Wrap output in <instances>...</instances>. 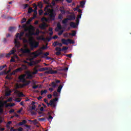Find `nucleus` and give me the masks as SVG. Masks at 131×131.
<instances>
[{
  "mask_svg": "<svg viewBox=\"0 0 131 131\" xmlns=\"http://www.w3.org/2000/svg\"><path fill=\"white\" fill-rule=\"evenodd\" d=\"M6 67H7V65H4V66H0V71H1V70H3V69H4V68H6Z\"/></svg>",
  "mask_w": 131,
  "mask_h": 131,
  "instance_id": "nucleus-39",
  "label": "nucleus"
},
{
  "mask_svg": "<svg viewBox=\"0 0 131 131\" xmlns=\"http://www.w3.org/2000/svg\"><path fill=\"white\" fill-rule=\"evenodd\" d=\"M2 107H3V106L0 105V114H2L4 112V110H3Z\"/></svg>",
  "mask_w": 131,
  "mask_h": 131,
  "instance_id": "nucleus-47",
  "label": "nucleus"
},
{
  "mask_svg": "<svg viewBox=\"0 0 131 131\" xmlns=\"http://www.w3.org/2000/svg\"><path fill=\"white\" fill-rule=\"evenodd\" d=\"M11 54L10 53H7L6 54H5V57H6V58H10V57H11Z\"/></svg>",
  "mask_w": 131,
  "mask_h": 131,
  "instance_id": "nucleus-45",
  "label": "nucleus"
},
{
  "mask_svg": "<svg viewBox=\"0 0 131 131\" xmlns=\"http://www.w3.org/2000/svg\"><path fill=\"white\" fill-rule=\"evenodd\" d=\"M39 28L40 29H42L43 30H45L47 27H48V26L47 25V24H43L39 26Z\"/></svg>",
  "mask_w": 131,
  "mask_h": 131,
  "instance_id": "nucleus-11",
  "label": "nucleus"
},
{
  "mask_svg": "<svg viewBox=\"0 0 131 131\" xmlns=\"http://www.w3.org/2000/svg\"><path fill=\"white\" fill-rule=\"evenodd\" d=\"M49 55H50V53L49 52H46L45 53L43 54V58H46V57H48V56H49Z\"/></svg>",
  "mask_w": 131,
  "mask_h": 131,
  "instance_id": "nucleus-37",
  "label": "nucleus"
},
{
  "mask_svg": "<svg viewBox=\"0 0 131 131\" xmlns=\"http://www.w3.org/2000/svg\"><path fill=\"white\" fill-rule=\"evenodd\" d=\"M10 130L11 131H17V129H15V128H14L13 127H12Z\"/></svg>",
  "mask_w": 131,
  "mask_h": 131,
  "instance_id": "nucleus-64",
  "label": "nucleus"
},
{
  "mask_svg": "<svg viewBox=\"0 0 131 131\" xmlns=\"http://www.w3.org/2000/svg\"><path fill=\"white\" fill-rule=\"evenodd\" d=\"M52 86V88H53V89H55V88H57V86H58V84H56V83L55 82H52L51 83V85H50Z\"/></svg>",
  "mask_w": 131,
  "mask_h": 131,
  "instance_id": "nucleus-18",
  "label": "nucleus"
},
{
  "mask_svg": "<svg viewBox=\"0 0 131 131\" xmlns=\"http://www.w3.org/2000/svg\"><path fill=\"white\" fill-rule=\"evenodd\" d=\"M68 70V68H66L64 69H60L58 71H60V72H62V71H67Z\"/></svg>",
  "mask_w": 131,
  "mask_h": 131,
  "instance_id": "nucleus-32",
  "label": "nucleus"
},
{
  "mask_svg": "<svg viewBox=\"0 0 131 131\" xmlns=\"http://www.w3.org/2000/svg\"><path fill=\"white\" fill-rule=\"evenodd\" d=\"M68 41L69 43H74V41L71 40V39H68Z\"/></svg>",
  "mask_w": 131,
  "mask_h": 131,
  "instance_id": "nucleus-36",
  "label": "nucleus"
},
{
  "mask_svg": "<svg viewBox=\"0 0 131 131\" xmlns=\"http://www.w3.org/2000/svg\"><path fill=\"white\" fill-rule=\"evenodd\" d=\"M53 46H54V47H57V46H59V47H63V44H62V43H60L58 41H55L53 43Z\"/></svg>",
  "mask_w": 131,
  "mask_h": 131,
  "instance_id": "nucleus-10",
  "label": "nucleus"
},
{
  "mask_svg": "<svg viewBox=\"0 0 131 131\" xmlns=\"http://www.w3.org/2000/svg\"><path fill=\"white\" fill-rule=\"evenodd\" d=\"M69 35H72V36H75V35H76V31H72V33H70Z\"/></svg>",
  "mask_w": 131,
  "mask_h": 131,
  "instance_id": "nucleus-24",
  "label": "nucleus"
},
{
  "mask_svg": "<svg viewBox=\"0 0 131 131\" xmlns=\"http://www.w3.org/2000/svg\"><path fill=\"white\" fill-rule=\"evenodd\" d=\"M38 39H41V40H46V38L41 37H39Z\"/></svg>",
  "mask_w": 131,
  "mask_h": 131,
  "instance_id": "nucleus-58",
  "label": "nucleus"
},
{
  "mask_svg": "<svg viewBox=\"0 0 131 131\" xmlns=\"http://www.w3.org/2000/svg\"><path fill=\"white\" fill-rule=\"evenodd\" d=\"M55 51H57V52H61L62 49L60 47H56L55 49Z\"/></svg>",
  "mask_w": 131,
  "mask_h": 131,
  "instance_id": "nucleus-38",
  "label": "nucleus"
},
{
  "mask_svg": "<svg viewBox=\"0 0 131 131\" xmlns=\"http://www.w3.org/2000/svg\"><path fill=\"white\" fill-rule=\"evenodd\" d=\"M70 26L72 27V28H75L76 27V26L75 25V23H74L73 21H71L70 24Z\"/></svg>",
  "mask_w": 131,
  "mask_h": 131,
  "instance_id": "nucleus-21",
  "label": "nucleus"
},
{
  "mask_svg": "<svg viewBox=\"0 0 131 131\" xmlns=\"http://www.w3.org/2000/svg\"><path fill=\"white\" fill-rule=\"evenodd\" d=\"M42 13H43V11H42V10L39 11V15L40 16L42 15Z\"/></svg>",
  "mask_w": 131,
  "mask_h": 131,
  "instance_id": "nucleus-62",
  "label": "nucleus"
},
{
  "mask_svg": "<svg viewBox=\"0 0 131 131\" xmlns=\"http://www.w3.org/2000/svg\"><path fill=\"white\" fill-rule=\"evenodd\" d=\"M26 18H25V17L23 18V19L21 20V23H24L25 22H26Z\"/></svg>",
  "mask_w": 131,
  "mask_h": 131,
  "instance_id": "nucleus-60",
  "label": "nucleus"
},
{
  "mask_svg": "<svg viewBox=\"0 0 131 131\" xmlns=\"http://www.w3.org/2000/svg\"><path fill=\"white\" fill-rule=\"evenodd\" d=\"M47 70H49V68L45 67V68H42L39 69L38 70V71L42 72L43 71H47Z\"/></svg>",
  "mask_w": 131,
  "mask_h": 131,
  "instance_id": "nucleus-15",
  "label": "nucleus"
},
{
  "mask_svg": "<svg viewBox=\"0 0 131 131\" xmlns=\"http://www.w3.org/2000/svg\"><path fill=\"white\" fill-rule=\"evenodd\" d=\"M58 19L59 20H62L63 19V15H62V14H59L58 15Z\"/></svg>",
  "mask_w": 131,
  "mask_h": 131,
  "instance_id": "nucleus-35",
  "label": "nucleus"
},
{
  "mask_svg": "<svg viewBox=\"0 0 131 131\" xmlns=\"http://www.w3.org/2000/svg\"><path fill=\"white\" fill-rule=\"evenodd\" d=\"M37 72H38V70L36 69V68H34V71L32 72V74H37Z\"/></svg>",
  "mask_w": 131,
  "mask_h": 131,
  "instance_id": "nucleus-26",
  "label": "nucleus"
},
{
  "mask_svg": "<svg viewBox=\"0 0 131 131\" xmlns=\"http://www.w3.org/2000/svg\"><path fill=\"white\" fill-rule=\"evenodd\" d=\"M26 76V74L21 75L18 77V79H19V80H22V79H24V78H25Z\"/></svg>",
  "mask_w": 131,
  "mask_h": 131,
  "instance_id": "nucleus-19",
  "label": "nucleus"
},
{
  "mask_svg": "<svg viewBox=\"0 0 131 131\" xmlns=\"http://www.w3.org/2000/svg\"><path fill=\"white\" fill-rule=\"evenodd\" d=\"M17 130H18V131H23V128L20 127L19 128L17 129Z\"/></svg>",
  "mask_w": 131,
  "mask_h": 131,
  "instance_id": "nucleus-63",
  "label": "nucleus"
},
{
  "mask_svg": "<svg viewBox=\"0 0 131 131\" xmlns=\"http://www.w3.org/2000/svg\"><path fill=\"white\" fill-rule=\"evenodd\" d=\"M50 6L47 5L44 9L45 13H44L45 16H49L50 18H53L56 17V13L54 11V9H51L49 8Z\"/></svg>",
  "mask_w": 131,
  "mask_h": 131,
  "instance_id": "nucleus-2",
  "label": "nucleus"
},
{
  "mask_svg": "<svg viewBox=\"0 0 131 131\" xmlns=\"http://www.w3.org/2000/svg\"><path fill=\"white\" fill-rule=\"evenodd\" d=\"M59 11H60L61 14H62V15H65V14H66V11H65V9H64V7H60Z\"/></svg>",
  "mask_w": 131,
  "mask_h": 131,
  "instance_id": "nucleus-12",
  "label": "nucleus"
},
{
  "mask_svg": "<svg viewBox=\"0 0 131 131\" xmlns=\"http://www.w3.org/2000/svg\"><path fill=\"white\" fill-rule=\"evenodd\" d=\"M32 12H33V9L31 7L29 8L28 10V14H31Z\"/></svg>",
  "mask_w": 131,
  "mask_h": 131,
  "instance_id": "nucleus-27",
  "label": "nucleus"
},
{
  "mask_svg": "<svg viewBox=\"0 0 131 131\" xmlns=\"http://www.w3.org/2000/svg\"><path fill=\"white\" fill-rule=\"evenodd\" d=\"M47 93H48V91L47 90H45L44 91L42 90L40 92L41 96H42L43 94H47Z\"/></svg>",
  "mask_w": 131,
  "mask_h": 131,
  "instance_id": "nucleus-31",
  "label": "nucleus"
},
{
  "mask_svg": "<svg viewBox=\"0 0 131 131\" xmlns=\"http://www.w3.org/2000/svg\"><path fill=\"white\" fill-rule=\"evenodd\" d=\"M62 88H63V85H62L61 84L59 85V86H58V88L57 89L58 93H61V91Z\"/></svg>",
  "mask_w": 131,
  "mask_h": 131,
  "instance_id": "nucleus-22",
  "label": "nucleus"
},
{
  "mask_svg": "<svg viewBox=\"0 0 131 131\" xmlns=\"http://www.w3.org/2000/svg\"><path fill=\"white\" fill-rule=\"evenodd\" d=\"M24 35V32H21L20 34H19V33L16 34V38L14 39V43L16 48H19L20 47V42L18 41V38H19V39H22V36Z\"/></svg>",
  "mask_w": 131,
  "mask_h": 131,
  "instance_id": "nucleus-3",
  "label": "nucleus"
},
{
  "mask_svg": "<svg viewBox=\"0 0 131 131\" xmlns=\"http://www.w3.org/2000/svg\"><path fill=\"white\" fill-rule=\"evenodd\" d=\"M63 32H64V30H61L58 33V35H62L63 34Z\"/></svg>",
  "mask_w": 131,
  "mask_h": 131,
  "instance_id": "nucleus-54",
  "label": "nucleus"
},
{
  "mask_svg": "<svg viewBox=\"0 0 131 131\" xmlns=\"http://www.w3.org/2000/svg\"><path fill=\"white\" fill-rule=\"evenodd\" d=\"M55 54L57 56H60V55H61V51H57V52H56Z\"/></svg>",
  "mask_w": 131,
  "mask_h": 131,
  "instance_id": "nucleus-55",
  "label": "nucleus"
},
{
  "mask_svg": "<svg viewBox=\"0 0 131 131\" xmlns=\"http://www.w3.org/2000/svg\"><path fill=\"white\" fill-rule=\"evenodd\" d=\"M85 5V1H81L80 3V6L81 7V8H83Z\"/></svg>",
  "mask_w": 131,
  "mask_h": 131,
  "instance_id": "nucleus-23",
  "label": "nucleus"
},
{
  "mask_svg": "<svg viewBox=\"0 0 131 131\" xmlns=\"http://www.w3.org/2000/svg\"><path fill=\"white\" fill-rule=\"evenodd\" d=\"M12 75H11V73L9 74L6 76L5 78L6 79H9V80H12V79H13V77H12Z\"/></svg>",
  "mask_w": 131,
  "mask_h": 131,
  "instance_id": "nucleus-14",
  "label": "nucleus"
},
{
  "mask_svg": "<svg viewBox=\"0 0 131 131\" xmlns=\"http://www.w3.org/2000/svg\"><path fill=\"white\" fill-rule=\"evenodd\" d=\"M15 106V103H11V104H8V105H6V107H13Z\"/></svg>",
  "mask_w": 131,
  "mask_h": 131,
  "instance_id": "nucleus-46",
  "label": "nucleus"
},
{
  "mask_svg": "<svg viewBox=\"0 0 131 131\" xmlns=\"http://www.w3.org/2000/svg\"><path fill=\"white\" fill-rule=\"evenodd\" d=\"M61 42H62L63 45H66V46L69 45L68 39H62Z\"/></svg>",
  "mask_w": 131,
  "mask_h": 131,
  "instance_id": "nucleus-13",
  "label": "nucleus"
},
{
  "mask_svg": "<svg viewBox=\"0 0 131 131\" xmlns=\"http://www.w3.org/2000/svg\"><path fill=\"white\" fill-rule=\"evenodd\" d=\"M68 50V47H63L61 51H67Z\"/></svg>",
  "mask_w": 131,
  "mask_h": 131,
  "instance_id": "nucleus-48",
  "label": "nucleus"
},
{
  "mask_svg": "<svg viewBox=\"0 0 131 131\" xmlns=\"http://www.w3.org/2000/svg\"><path fill=\"white\" fill-rule=\"evenodd\" d=\"M14 27H10L9 28V31H13V30H14Z\"/></svg>",
  "mask_w": 131,
  "mask_h": 131,
  "instance_id": "nucleus-59",
  "label": "nucleus"
},
{
  "mask_svg": "<svg viewBox=\"0 0 131 131\" xmlns=\"http://www.w3.org/2000/svg\"><path fill=\"white\" fill-rule=\"evenodd\" d=\"M8 103V100L5 101L1 103V106L2 107H4L5 106V105H6V104Z\"/></svg>",
  "mask_w": 131,
  "mask_h": 131,
  "instance_id": "nucleus-29",
  "label": "nucleus"
},
{
  "mask_svg": "<svg viewBox=\"0 0 131 131\" xmlns=\"http://www.w3.org/2000/svg\"><path fill=\"white\" fill-rule=\"evenodd\" d=\"M66 57H68V58H71V57H72V54H67Z\"/></svg>",
  "mask_w": 131,
  "mask_h": 131,
  "instance_id": "nucleus-61",
  "label": "nucleus"
},
{
  "mask_svg": "<svg viewBox=\"0 0 131 131\" xmlns=\"http://www.w3.org/2000/svg\"><path fill=\"white\" fill-rule=\"evenodd\" d=\"M22 110H23V107H21L18 111H17V113L18 114H20L21 113V112H22Z\"/></svg>",
  "mask_w": 131,
  "mask_h": 131,
  "instance_id": "nucleus-49",
  "label": "nucleus"
},
{
  "mask_svg": "<svg viewBox=\"0 0 131 131\" xmlns=\"http://www.w3.org/2000/svg\"><path fill=\"white\" fill-rule=\"evenodd\" d=\"M20 51L23 53V54H29V53H30V50L28 49H24L23 48H21Z\"/></svg>",
  "mask_w": 131,
  "mask_h": 131,
  "instance_id": "nucleus-8",
  "label": "nucleus"
},
{
  "mask_svg": "<svg viewBox=\"0 0 131 131\" xmlns=\"http://www.w3.org/2000/svg\"><path fill=\"white\" fill-rule=\"evenodd\" d=\"M26 123H27V121L24 120L23 121L20 122L18 123V125H23L24 124H26Z\"/></svg>",
  "mask_w": 131,
  "mask_h": 131,
  "instance_id": "nucleus-20",
  "label": "nucleus"
},
{
  "mask_svg": "<svg viewBox=\"0 0 131 131\" xmlns=\"http://www.w3.org/2000/svg\"><path fill=\"white\" fill-rule=\"evenodd\" d=\"M57 73H58V74L63 75V73L61 72V71H59V70H58V71H55V70H51L50 71V74H57Z\"/></svg>",
  "mask_w": 131,
  "mask_h": 131,
  "instance_id": "nucleus-7",
  "label": "nucleus"
},
{
  "mask_svg": "<svg viewBox=\"0 0 131 131\" xmlns=\"http://www.w3.org/2000/svg\"><path fill=\"white\" fill-rule=\"evenodd\" d=\"M53 96H54V97H59V94H58V93L56 91H55L53 93Z\"/></svg>",
  "mask_w": 131,
  "mask_h": 131,
  "instance_id": "nucleus-34",
  "label": "nucleus"
},
{
  "mask_svg": "<svg viewBox=\"0 0 131 131\" xmlns=\"http://www.w3.org/2000/svg\"><path fill=\"white\" fill-rule=\"evenodd\" d=\"M23 42L26 43L29 42L30 48L32 51L34 49H36V48H37L39 45V43L36 41L33 40V38H32V37L29 38L28 40L25 38L23 39Z\"/></svg>",
  "mask_w": 131,
  "mask_h": 131,
  "instance_id": "nucleus-1",
  "label": "nucleus"
},
{
  "mask_svg": "<svg viewBox=\"0 0 131 131\" xmlns=\"http://www.w3.org/2000/svg\"><path fill=\"white\" fill-rule=\"evenodd\" d=\"M68 18H65L62 20V24H67V22H68Z\"/></svg>",
  "mask_w": 131,
  "mask_h": 131,
  "instance_id": "nucleus-28",
  "label": "nucleus"
},
{
  "mask_svg": "<svg viewBox=\"0 0 131 131\" xmlns=\"http://www.w3.org/2000/svg\"><path fill=\"white\" fill-rule=\"evenodd\" d=\"M19 97H25V95L23 94V93L20 92L19 93Z\"/></svg>",
  "mask_w": 131,
  "mask_h": 131,
  "instance_id": "nucleus-56",
  "label": "nucleus"
},
{
  "mask_svg": "<svg viewBox=\"0 0 131 131\" xmlns=\"http://www.w3.org/2000/svg\"><path fill=\"white\" fill-rule=\"evenodd\" d=\"M29 66H33V61L28 62V63Z\"/></svg>",
  "mask_w": 131,
  "mask_h": 131,
  "instance_id": "nucleus-53",
  "label": "nucleus"
},
{
  "mask_svg": "<svg viewBox=\"0 0 131 131\" xmlns=\"http://www.w3.org/2000/svg\"><path fill=\"white\" fill-rule=\"evenodd\" d=\"M33 8H34V10H33V12H37V6L35 3L33 4Z\"/></svg>",
  "mask_w": 131,
  "mask_h": 131,
  "instance_id": "nucleus-16",
  "label": "nucleus"
},
{
  "mask_svg": "<svg viewBox=\"0 0 131 131\" xmlns=\"http://www.w3.org/2000/svg\"><path fill=\"white\" fill-rule=\"evenodd\" d=\"M32 115H36L37 113L34 111H30Z\"/></svg>",
  "mask_w": 131,
  "mask_h": 131,
  "instance_id": "nucleus-51",
  "label": "nucleus"
},
{
  "mask_svg": "<svg viewBox=\"0 0 131 131\" xmlns=\"http://www.w3.org/2000/svg\"><path fill=\"white\" fill-rule=\"evenodd\" d=\"M32 55H33L34 58H37V57H38V56H40V55H42V51L34 52L32 53Z\"/></svg>",
  "mask_w": 131,
  "mask_h": 131,
  "instance_id": "nucleus-5",
  "label": "nucleus"
},
{
  "mask_svg": "<svg viewBox=\"0 0 131 131\" xmlns=\"http://www.w3.org/2000/svg\"><path fill=\"white\" fill-rule=\"evenodd\" d=\"M32 20H33L32 18H30L28 20V21H27V24H29L30 23V22H31V21H32Z\"/></svg>",
  "mask_w": 131,
  "mask_h": 131,
  "instance_id": "nucleus-50",
  "label": "nucleus"
},
{
  "mask_svg": "<svg viewBox=\"0 0 131 131\" xmlns=\"http://www.w3.org/2000/svg\"><path fill=\"white\" fill-rule=\"evenodd\" d=\"M38 120H39V121H45V120H46V118H40L38 119Z\"/></svg>",
  "mask_w": 131,
  "mask_h": 131,
  "instance_id": "nucleus-44",
  "label": "nucleus"
},
{
  "mask_svg": "<svg viewBox=\"0 0 131 131\" xmlns=\"http://www.w3.org/2000/svg\"><path fill=\"white\" fill-rule=\"evenodd\" d=\"M26 75L28 76V77H32V75L30 74V72H26Z\"/></svg>",
  "mask_w": 131,
  "mask_h": 131,
  "instance_id": "nucleus-30",
  "label": "nucleus"
},
{
  "mask_svg": "<svg viewBox=\"0 0 131 131\" xmlns=\"http://www.w3.org/2000/svg\"><path fill=\"white\" fill-rule=\"evenodd\" d=\"M4 119H5L4 118V117L0 116V123H2V122L4 121Z\"/></svg>",
  "mask_w": 131,
  "mask_h": 131,
  "instance_id": "nucleus-42",
  "label": "nucleus"
},
{
  "mask_svg": "<svg viewBox=\"0 0 131 131\" xmlns=\"http://www.w3.org/2000/svg\"><path fill=\"white\" fill-rule=\"evenodd\" d=\"M20 71H22V68H18L15 70V72H16V73L20 72Z\"/></svg>",
  "mask_w": 131,
  "mask_h": 131,
  "instance_id": "nucleus-40",
  "label": "nucleus"
},
{
  "mask_svg": "<svg viewBox=\"0 0 131 131\" xmlns=\"http://www.w3.org/2000/svg\"><path fill=\"white\" fill-rule=\"evenodd\" d=\"M20 68H21V70H26L27 69V66L25 64H23L21 65V67Z\"/></svg>",
  "mask_w": 131,
  "mask_h": 131,
  "instance_id": "nucleus-25",
  "label": "nucleus"
},
{
  "mask_svg": "<svg viewBox=\"0 0 131 131\" xmlns=\"http://www.w3.org/2000/svg\"><path fill=\"white\" fill-rule=\"evenodd\" d=\"M57 101H58V98H56L54 99L50 100V103L47 102L46 104H47V106H48V107L49 106H51V107L56 108V105H57Z\"/></svg>",
  "mask_w": 131,
  "mask_h": 131,
  "instance_id": "nucleus-4",
  "label": "nucleus"
},
{
  "mask_svg": "<svg viewBox=\"0 0 131 131\" xmlns=\"http://www.w3.org/2000/svg\"><path fill=\"white\" fill-rule=\"evenodd\" d=\"M15 52H16V50H12L10 52V55H14V54H15Z\"/></svg>",
  "mask_w": 131,
  "mask_h": 131,
  "instance_id": "nucleus-41",
  "label": "nucleus"
},
{
  "mask_svg": "<svg viewBox=\"0 0 131 131\" xmlns=\"http://www.w3.org/2000/svg\"><path fill=\"white\" fill-rule=\"evenodd\" d=\"M30 84V81H28L27 82H26V83H24L21 86L20 88L22 89V88H23L24 86H26L27 85H29V84Z\"/></svg>",
  "mask_w": 131,
  "mask_h": 131,
  "instance_id": "nucleus-17",
  "label": "nucleus"
},
{
  "mask_svg": "<svg viewBox=\"0 0 131 131\" xmlns=\"http://www.w3.org/2000/svg\"><path fill=\"white\" fill-rule=\"evenodd\" d=\"M36 107L35 105H32L30 111L35 110Z\"/></svg>",
  "mask_w": 131,
  "mask_h": 131,
  "instance_id": "nucleus-52",
  "label": "nucleus"
},
{
  "mask_svg": "<svg viewBox=\"0 0 131 131\" xmlns=\"http://www.w3.org/2000/svg\"><path fill=\"white\" fill-rule=\"evenodd\" d=\"M81 14H80L77 16V19H79L81 18Z\"/></svg>",
  "mask_w": 131,
  "mask_h": 131,
  "instance_id": "nucleus-57",
  "label": "nucleus"
},
{
  "mask_svg": "<svg viewBox=\"0 0 131 131\" xmlns=\"http://www.w3.org/2000/svg\"><path fill=\"white\" fill-rule=\"evenodd\" d=\"M67 17L69 21H74V20H75V14H73V15H68Z\"/></svg>",
  "mask_w": 131,
  "mask_h": 131,
  "instance_id": "nucleus-6",
  "label": "nucleus"
},
{
  "mask_svg": "<svg viewBox=\"0 0 131 131\" xmlns=\"http://www.w3.org/2000/svg\"><path fill=\"white\" fill-rule=\"evenodd\" d=\"M33 35H38L39 34V30L37 29L36 30L35 33L33 34Z\"/></svg>",
  "mask_w": 131,
  "mask_h": 131,
  "instance_id": "nucleus-33",
  "label": "nucleus"
},
{
  "mask_svg": "<svg viewBox=\"0 0 131 131\" xmlns=\"http://www.w3.org/2000/svg\"><path fill=\"white\" fill-rule=\"evenodd\" d=\"M57 27L55 29V31H57V32H59V30H61L62 29V26H61V23H58L57 24Z\"/></svg>",
  "mask_w": 131,
  "mask_h": 131,
  "instance_id": "nucleus-9",
  "label": "nucleus"
},
{
  "mask_svg": "<svg viewBox=\"0 0 131 131\" xmlns=\"http://www.w3.org/2000/svg\"><path fill=\"white\" fill-rule=\"evenodd\" d=\"M15 102H16V103H20V102H21V98H16Z\"/></svg>",
  "mask_w": 131,
  "mask_h": 131,
  "instance_id": "nucleus-43",
  "label": "nucleus"
}]
</instances>
